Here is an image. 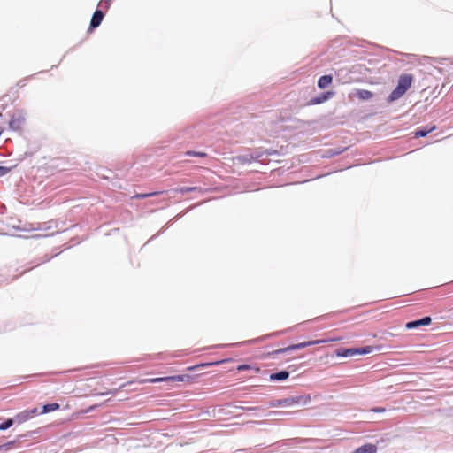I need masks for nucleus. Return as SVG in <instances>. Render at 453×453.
I'll return each instance as SVG.
<instances>
[{"mask_svg": "<svg viewBox=\"0 0 453 453\" xmlns=\"http://www.w3.org/2000/svg\"><path fill=\"white\" fill-rule=\"evenodd\" d=\"M242 409L245 410V411H253V410L259 409V407H249V408L242 407Z\"/></svg>", "mask_w": 453, "mask_h": 453, "instance_id": "27", "label": "nucleus"}, {"mask_svg": "<svg viewBox=\"0 0 453 453\" xmlns=\"http://www.w3.org/2000/svg\"><path fill=\"white\" fill-rule=\"evenodd\" d=\"M28 413H29V416L30 418H34L35 416H36L38 414V410L37 408H33L31 410H27Z\"/></svg>", "mask_w": 453, "mask_h": 453, "instance_id": "23", "label": "nucleus"}, {"mask_svg": "<svg viewBox=\"0 0 453 453\" xmlns=\"http://www.w3.org/2000/svg\"><path fill=\"white\" fill-rule=\"evenodd\" d=\"M435 128H436L435 126H432L430 127H423V128L418 129L414 134V137H416V138L425 137L429 133L433 132Z\"/></svg>", "mask_w": 453, "mask_h": 453, "instance_id": "14", "label": "nucleus"}, {"mask_svg": "<svg viewBox=\"0 0 453 453\" xmlns=\"http://www.w3.org/2000/svg\"><path fill=\"white\" fill-rule=\"evenodd\" d=\"M332 75H323L318 81V87L322 89L326 88L332 84Z\"/></svg>", "mask_w": 453, "mask_h": 453, "instance_id": "11", "label": "nucleus"}, {"mask_svg": "<svg viewBox=\"0 0 453 453\" xmlns=\"http://www.w3.org/2000/svg\"><path fill=\"white\" fill-rule=\"evenodd\" d=\"M196 151L188 150L185 154L187 156H195L196 157Z\"/></svg>", "mask_w": 453, "mask_h": 453, "instance_id": "28", "label": "nucleus"}, {"mask_svg": "<svg viewBox=\"0 0 453 453\" xmlns=\"http://www.w3.org/2000/svg\"><path fill=\"white\" fill-rule=\"evenodd\" d=\"M250 369H252V367L250 365H240L237 366V371H244Z\"/></svg>", "mask_w": 453, "mask_h": 453, "instance_id": "22", "label": "nucleus"}, {"mask_svg": "<svg viewBox=\"0 0 453 453\" xmlns=\"http://www.w3.org/2000/svg\"><path fill=\"white\" fill-rule=\"evenodd\" d=\"M59 404L58 403H50V404H45L42 406V414H45V413H48V412H50V411H57L59 409Z\"/></svg>", "mask_w": 453, "mask_h": 453, "instance_id": "16", "label": "nucleus"}, {"mask_svg": "<svg viewBox=\"0 0 453 453\" xmlns=\"http://www.w3.org/2000/svg\"><path fill=\"white\" fill-rule=\"evenodd\" d=\"M334 95V91H326L323 93L321 96L314 97L311 100V104H321L329 98H331Z\"/></svg>", "mask_w": 453, "mask_h": 453, "instance_id": "9", "label": "nucleus"}, {"mask_svg": "<svg viewBox=\"0 0 453 453\" xmlns=\"http://www.w3.org/2000/svg\"><path fill=\"white\" fill-rule=\"evenodd\" d=\"M341 340H342V337H336V338H331V339H319V340H315V341H307V342H300V343H296V344H292L286 348H281V349H276V350L273 351L272 353H270V355L284 353V352H288L290 350L300 349H303V348H306V347H309L311 345H316V344H320V343H326V342H339Z\"/></svg>", "mask_w": 453, "mask_h": 453, "instance_id": "2", "label": "nucleus"}, {"mask_svg": "<svg viewBox=\"0 0 453 453\" xmlns=\"http://www.w3.org/2000/svg\"><path fill=\"white\" fill-rule=\"evenodd\" d=\"M372 411L373 412H384L385 409L384 408H373Z\"/></svg>", "mask_w": 453, "mask_h": 453, "instance_id": "26", "label": "nucleus"}, {"mask_svg": "<svg viewBox=\"0 0 453 453\" xmlns=\"http://www.w3.org/2000/svg\"><path fill=\"white\" fill-rule=\"evenodd\" d=\"M192 380V376L188 374H182V375H173V376H167V377H157V378H150V379H141L138 380L137 382L143 384V383H158V382H189Z\"/></svg>", "mask_w": 453, "mask_h": 453, "instance_id": "4", "label": "nucleus"}, {"mask_svg": "<svg viewBox=\"0 0 453 453\" xmlns=\"http://www.w3.org/2000/svg\"><path fill=\"white\" fill-rule=\"evenodd\" d=\"M7 446H8V444H6V445H3V446H0V450H1L3 448H5V447H7Z\"/></svg>", "mask_w": 453, "mask_h": 453, "instance_id": "30", "label": "nucleus"}, {"mask_svg": "<svg viewBox=\"0 0 453 453\" xmlns=\"http://www.w3.org/2000/svg\"><path fill=\"white\" fill-rule=\"evenodd\" d=\"M15 419L16 421L19 423V424H21V423H24L29 419H31L30 416H29V413L27 411V410H25L23 411H20L19 412L16 416H15Z\"/></svg>", "mask_w": 453, "mask_h": 453, "instance_id": "15", "label": "nucleus"}, {"mask_svg": "<svg viewBox=\"0 0 453 453\" xmlns=\"http://www.w3.org/2000/svg\"><path fill=\"white\" fill-rule=\"evenodd\" d=\"M413 80L412 74L404 73L400 75L397 81V86L388 96V103H393L401 98L411 87Z\"/></svg>", "mask_w": 453, "mask_h": 453, "instance_id": "1", "label": "nucleus"}, {"mask_svg": "<svg viewBox=\"0 0 453 453\" xmlns=\"http://www.w3.org/2000/svg\"><path fill=\"white\" fill-rule=\"evenodd\" d=\"M99 4H100L101 6H103L104 4H105V5L108 7V6H109V4H110V0H101V1H100V3H99Z\"/></svg>", "mask_w": 453, "mask_h": 453, "instance_id": "24", "label": "nucleus"}, {"mask_svg": "<svg viewBox=\"0 0 453 453\" xmlns=\"http://www.w3.org/2000/svg\"><path fill=\"white\" fill-rule=\"evenodd\" d=\"M11 168L5 166H0V176H4L10 172Z\"/></svg>", "mask_w": 453, "mask_h": 453, "instance_id": "21", "label": "nucleus"}, {"mask_svg": "<svg viewBox=\"0 0 453 453\" xmlns=\"http://www.w3.org/2000/svg\"><path fill=\"white\" fill-rule=\"evenodd\" d=\"M13 424V420L12 418L6 419L4 423L0 424V430H5L11 427Z\"/></svg>", "mask_w": 453, "mask_h": 453, "instance_id": "20", "label": "nucleus"}, {"mask_svg": "<svg viewBox=\"0 0 453 453\" xmlns=\"http://www.w3.org/2000/svg\"><path fill=\"white\" fill-rule=\"evenodd\" d=\"M432 322V319L430 317H424L421 319L415 320V321H410L406 323L405 327L407 329H414L420 326H428Z\"/></svg>", "mask_w": 453, "mask_h": 453, "instance_id": "7", "label": "nucleus"}, {"mask_svg": "<svg viewBox=\"0 0 453 453\" xmlns=\"http://www.w3.org/2000/svg\"><path fill=\"white\" fill-rule=\"evenodd\" d=\"M377 452V447L376 445L367 443L365 444L359 448H357L354 452L352 453H376Z\"/></svg>", "mask_w": 453, "mask_h": 453, "instance_id": "10", "label": "nucleus"}, {"mask_svg": "<svg viewBox=\"0 0 453 453\" xmlns=\"http://www.w3.org/2000/svg\"><path fill=\"white\" fill-rule=\"evenodd\" d=\"M196 190L200 191L201 188L198 187H182V188H175L174 192L179 193V194H187L188 192L196 191Z\"/></svg>", "mask_w": 453, "mask_h": 453, "instance_id": "17", "label": "nucleus"}, {"mask_svg": "<svg viewBox=\"0 0 453 453\" xmlns=\"http://www.w3.org/2000/svg\"><path fill=\"white\" fill-rule=\"evenodd\" d=\"M104 19V12L101 10H96L90 21V28L97 27Z\"/></svg>", "mask_w": 453, "mask_h": 453, "instance_id": "8", "label": "nucleus"}, {"mask_svg": "<svg viewBox=\"0 0 453 453\" xmlns=\"http://www.w3.org/2000/svg\"><path fill=\"white\" fill-rule=\"evenodd\" d=\"M24 121L25 118L21 113H14L10 119L9 127L12 130L19 131L21 129Z\"/></svg>", "mask_w": 453, "mask_h": 453, "instance_id": "6", "label": "nucleus"}, {"mask_svg": "<svg viewBox=\"0 0 453 453\" xmlns=\"http://www.w3.org/2000/svg\"><path fill=\"white\" fill-rule=\"evenodd\" d=\"M219 363L220 362L199 364V365H196L189 366V367H188L187 370L193 371V370H196V369L200 368V367H206V366H209V365H214V364H219Z\"/></svg>", "mask_w": 453, "mask_h": 453, "instance_id": "18", "label": "nucleus"}, {"mask_svg": "<svg viewBox=\"0 0 453 453\" xmlns=\"http://www.w3.org/2000/svg\"><path fill=\"white\" fill-rule=\"evenodd\" d=\"M253 369H254V371H255L256 372H259V368H257V367H255V368H253Z\"/></svg>", "mask_w": 453, "mask_h": 453, "instance_id": "29", "label": "nucleus"}, {"mask_svg": "<svg viewBox=\"0 0 453 453\" xmlns=\"http://www.w3.org/2000/svg\"><path fill=\"white\" fill-rule=\"evenodd\" d=\"M356 96L360 100H370L372 98L373 93L366 89H357L356 91Z\"/></svg>", "mask_w": 453, "mask_h": 453, "instance_id": "12", "label": "nucleus"}, {"mask_svg": "<svg viewBox=\"0 0 453 453\" xmlns=\"http://www.w3.org/2000/svg\"><path fill=\"white\" fill-rule=\"evenodd\" d=\"M311 402V396L307 395H298L292 396L284 399H278L270 403V407H292L297 404H308Z\"/></svg>", "mask_w": 453, "mask_h": 453, "instance_id": "3", "label": "nucleus"}, {"mask_svg": "<svg viewBox=\"0 0 453 453\" xmlns=\"http://www.w3.org/2000/svg\"><path fill=\"white\" fill-rule=\"evenodd\" d=\"M373 350V347L372 346H365L363 348H350V349H338L335 351V355L337 357H352L355 355H366L372 353Z\"/></svg>", "mask_w": 453, "mask_h": 453, "instance_id": "5", "label": "nucleus"}, {"mask_svg": "<svg viewBox=\"0 0 453 453\" xmlns=\"http://www.w3.org/2000/svg\"><path fill=\"white\" fill-rule=\"evenodd\" d=\"M161 192H152V193H144V194H135L133 198H147L157 194H160Z\"/></svg>", "mask_w": 453, "mask_h": 453, "instance_id": "19", "label": "nucleus"}, {"mask_svg": "<svg viewBox=\"0 0 453 453\" xmlns=\"http://www.w3.org/2000/svg\"><path fill=\"white\" fill-rule=\"evenodd\" d=\"M289 377V372L287 371H280L279 372H274L270 374L271 380H284Z\"/></svg>", "mask_w": 453, "mask_h": 453, "instance_id": "13", "label": "nucleus"}, {"mask_svg": "<svg viewBox=\"0 0 453 453\" xmlns=\"http://www.w3.org/2000/svg\"><path fill=\"white\" fill-rule=\"evenodd\" d=\"M196 157H207V154L205 152H196Z\"/></svg>", "mask_w": 453, "mask_h": 453, "instance_id": "25", "label": "nucleus"}]
</instances>
